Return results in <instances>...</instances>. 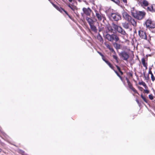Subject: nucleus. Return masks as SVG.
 Instances as JSON below:
<instances>
[{
    "mask_svg": "<svg viewBox=\"0 0 155 155\" xmlns=\"http://www.w3.org/2000/svg\"><path fill=\"white\" fill-rule=\"evenodd\" d=\"M145 14V13L143 11H137L131 12V14L132 16L134 18L138 20H141L143 18Z\"/></svg>",
    "mask_w": 155,
    "mask_h": 155,
    "instance_id": "1",
    "label": "nucleus"
},
{
    "mask_svg": "<svg viewBox=\"0 0 155 155\" xmlns=\"http://www.w3.org/2000/svg\"><path fill=\"white\" fill-rule=\"evenodd\" d=\"M105 38L111 42H113L114 41L115 42H117L119 40V37L114 34L111 35L107 34L105 36Z\"/></svg>",
    "mask_w": 155,
    "mask_h": 155,
    "instance_id": "2",
    "label": "nucleus"
},
{
    "mask_svg": "<svg viewBox=\"0 0 155 155\" xmlns=\"http://www.w3.org/2000/svg\"><path fill=\"white\" fill-rule=\"evenodd\" d=\"M95 12L96 16L98 21H104L105 19V17L104 15L102 14L100 12H98L97 10H95Z\"/></svg>",
    "mask_w": 155,
    "mask_h": 155,
    "instance_id": "3",
    "label": "nucleus"
},
{
    "mask_svg": "<svg viewBox=\"0 0 155 155\" xmlns=\"http://www.w3.org/2000/svg\"><path fill=\"white\" fill-rule=\"evenodd\" d=\"M145 24L147 28H154L155 27L154 23L150 19L147 20Z\"/></svg>",
    "mask_w": 155,
    "mask_h": 155,
    "instance_id": "4",
    "label": "nucleus"
},
{
    "mask_svg": "<svg viewBox=\"0 0 155 155\" xmlns=\"http://www.w3.org/2000/svg\"><path fill=\"white\" fill-rule=\"evenodd\" d=\"M119 55L125 61H127L129 58L128 54L125 51L121 52L119 53Z\"/></svg>",
    "mask_w": 155,
    "mask_h": 155,
    "instance_id": "5",
    "label": "nucleus"
},
{
    "mask_svg": "<svg viewBox=\"0 0 155 155\" xmlns=\"http://www.w3.org/2000/svg\"><path fill=\"white\" fill-rule=\"evenodd\" d=\"M82 11L87 16H90L92 12V10L89 7L87 8H83Z\"/></svg>",
    "mask_w": 155,
    "mask_h": 155,
    "instance_id": "6",
    "label": "nucleus"
},
{
    "mask_svg": "<svg viewBox=\"0 0 155 155\" xmlns=\"http://www.w3.org/2000/svg\"><path fill=\"white\" fill-rule=\"evenodd\" d=\"M140 5L143 8L147 9V7H149L148 2L146 0H143L139 2Z\"/></svg>",
    "mask_w": 155,
    "mask_h": 155,
    "instance_id": "7",
    "label": "nucleus"
},
{
    "mask_svg": "<svg viewBox=\"0 0 155 155\" xmlns=\"http://www.w3.org/2000/svg\"><path fill=\"white\" fill-rule=\"evenodd\" d=\"M111 18L115 21H117L121 19L120 15L119 14L112 13L110 15Z\"/></svg>",
    "mask_w": 155,
    "mask_h": 155,
    "instance_id": "8",
    "label": "nucleus"
},
{
    "mask_svg": "<svg viewBox=\"0 0 155 155\" xmlns=\"http://www.w3.org/2000/svg\"><path fill=\"white\" fill-rule=\"evenodd\" d=\"M117 31L123 35V36H122V37L123 38H124V37L125 36L127 37V34L126 32L120 26L119 27Z\"/></svg>",
    "mask_w": 155,
    "mask_h": 155,
    "instance_id": "9",
    "label": "nucleus"
},
{
    "mask_svg": "<svg viewBox=\"0 0 155 155\" xmlns=\"http://www.w3.org/2000/svg\"><path fill=\"white\" fill-rule=\"evenodd\" d=\"M123 18L128 21H129L131 19V17L126 12H124L122 13Z\"/></svg>",
    "mask_w": 155,
    "mask_h": 155,
    "instance_id": "10",
    "label": "nucleus"
},
{
    "mask_svg": "<svg viewBox=\"0 0 155 155\" xmlns=\"http://www.w3.org/2000/svg\"><path fill=\"white\" fill-rule=\"evenodd\" d=\"M52 4L53 5L54 7L57 9L59 11H60L61 12H62V11H64L68 16L71 18V17L67 13V12L65 11L62 8L58 7L56 5H55L53 3H52Z\"/></svg>",
    "mask_w": 155,
    "mask_h": 155,
    "instance_id": "11",
    "label": "nucleus"
},
{
    "mask_svg": "<svg viewBox=\"0 0 155 155\" xmlns=\"http://www.w3.org/2000/svg\"><path fill=\"white\" fill-rule=\"evenodd\" d=\"M139 34L141 38L144 39H147V35L145 32L142 31H139Z\"/></svg>",
    "mask_w": 155,
    "mask_h": 155,
    "instance_id": "12",
    "label": "nucleus"
},
{
    "mask_svg": "<svg viewBox=\"0 0 155 155\" xmlns=\"http://www.w3.org/2000/svg\"><path fill=\"white\" fill-rule=\"evenodd\" d=\"M147 11L152 12H155V5H153L149 7H148L147 8Z\"/></svg>",
    "mask_w": 155,
    "mask_h": 155,
    "instance_id": "13",
    "label": "nucleus"
},
{
    "mask_svg": "<svg viewBox=\"0 0 155 155\" xmlns=\"http://www.w3.org/2000/svg\"><path fill=\"white\" fill-rule=\"evenodd\" d=\"M86 19L89 25L94 24V21L91 18L88 17H86Z\"/></svg>",
    "mask_w": 155,
    "mask_h": 155,
    "instance_id": "14",
    "label": "nucleus"
},
{
    "mask_svg": "<svg viewBox=\"0 0 155 155\" xmlns=\"http://www.w3.org/2000/svg\"><path fill=\"white\" fill-rule=\"evenodd\" d=\"M91 30L95 33L97 32V29L96 27L94 25V24L89 25Z\"/></svg>",
    "mask_w": 155,
    "mask_h": 155,
    "instance_id": "15",
    "label": "nucleus"
},
{
    "mask_svg": "<svg viewBox=\"0 0 155 155\" xmlns=\"http://www.w3.org/2000/svg\"><path fill=\"white\" fill-rule=\"evenodd\" d=\"M129 21L130 22L133 26L134 27H136V26L137 22L135 19L132 18L131 17V19Z\"/></svg>",
    "mask_w": 155,
    "mask_h": 155,
    "instance_id": "16",
    "label": "nucleus"
},
{
    "mask_svg": "<svg viewBox=\"0 0 155 155\" xmlns=\"http://www.w3.org/2000/svg\"><path fill=\"white\" fill-rule=\"evenodd\" d=\"M113 45L114 47L117 50H118L120 48V45L118 44L116 42L113 43Z\"/></svg>",
    "mask_w": 155,
    "mask_h": 155,
    "instance_id": "17",
    "label": "nucleus"
},
{
    "mask_svg": "<svg viewBox=\"0 0 155 155\" xmlns=\"http://www.w3.org/2000/svg\"><path fill=\"white\" fill-rule=\"evenodd\" d=\"M122 25L123 27L126 29H128L129 28V25L127 23L125 22L122 23Z\"/></svg>",
    "mask_w": 155,
    "mask_h": 155,
    "instance_id": "18",
    "label": "nucleus"
},
{
    "mask_svg": "<svg viewBox=\"0 0 155 155\" xmlns=\"http://www.w3.org/2000/svg\"><path fill=\"white\" fill-rule=\"evenodd\" d=\"M104 44L111 51H114V53H115V52L114 51V49L112 48H111L110 46L107 43H105Z\"/></svg>",
    "mask_w": 155,
    "mask_h": 155,
    "instance_id": "19",
    "label": "nucleus"
},
{
    "mask_svg": "<svg viewBox=\"0 0 155 155\" xmlns=\"http://www.w3.org/2000/svg\"><path fill=\"white\" fill-rule=\"evenodd\" d=\"M112 26L113 29H114L115 30H117V31L118 30L119 27H120V26H118L115 25L114 24H112Z\"/></svg>",
    "mask_w": 155,
    "mask_h": 155,
    "instance_id": "20",
    "label": "nucleus"
},
{
    "mask_svg": "<svg viewBox=\"0 0 155 155\" xmlns=\"http://www.w3.org/2000/svg\"><path fill=\"white\" fill-rule=\"evenodd\" d=\"M139 85H143V87H144L145 88H146L147 87V85H146V84L143 81H141V82H139Z\"/></svg>",
    "mask_w": 155,
    "mask_h": 155,
    "instance_id": "21",
    "label": "nucleus"
},
{
    "mask_svg": "<svg viewBox=\"0 0 155 155\" xmlns=\"http://www.w3.org/2000/svg\"><path fill=\"white\" fill-rule=\"evenodd\" d=\"M142 62L144 67L147 68V64L146 63L145 60L144 59H142Z\"/></svg>",
    "mask_w": 155,
    "mask_h": 155,
    "instance_id": "22",
    "label": "nucleus"
},
{
    "mask_svg": "<svg viewBox=\"0 0 155 155\" xmlns=\"http://www.w3.org/2000/svg\"><path fill=\"white\" fill-rule=\"evenodd\" d=\"M107 28L109 31L113 32V29L112 27V26H111L110 25L108 26H107Z\"/></svg>",
    "mask_w": 155,
    "mask_h": 155,
    "instance_id": "23",
    "label": "nucleus"
},
{
    "mask_svg": "<svg viewBox=\"0 0 155 155\" xmlns=\"http://www.w3.org/2000/svg\"><path fill=\"white\" fill-rule=\"evenodd\" d=\"M97 38L101 42L103 41V39L99 34H98V35L97 37Z\"/></svg>",
    "mask_w": 155,
    "mask_h": 155,
    "instance_id": "24",
    "label": "nucleus"
},
{
    "mask_svg": "<svg viewBox=\"0 0 155 155\" xmlns=\"http://www.w3.org/2000/svg\"><path fill=\"white\" fill-rule=\"evenodd\" d=\"M149 73L151 75V79H152V81H154L155 80V78L153 75L151 71H150Z\"/></svg>",
    "mask_w": 155,
    "mask_h": 155,
    "instance_id": "25",
    "label": "nucleus"
},
{
    "mask_svg": "<svg viewBox=\"0 0 155 155\" xmlns=\"http://www.w3.org/2000/svg\"><path fill=\"white\" fill-rule=\"evenodd\" d=\"M68 6L72 10L74 11L76 7L72 5H69Z\"/></svg>",
    "mask_w": 155,
    "mask_h": 155,
    "instance_id": "26",
    "label": "nucleus"
},
{
    "mask_svg": "<svg viewBox=\"0 0 155 155\" xmlns=\"http://www.w3.org/2000/svg\"><path fill=\"white\" fill-rule=\"evenodd\" d=\"M112 1L118 5H119L120 3L119 0H112Z\"/></svg>",
    "mask_w": 155,
    "mask_h": 155,
    "instance_id": "27",
    "label": "nucleus"
},
{
    "mask_svg": "<svg viewBox=\"0 0 155 155\" xmlns=\"http://www.w3.org/2000/svg\"><path fill=\"white\" fill-rule=\"evenodd\" d=\"M116 66L118 70L122 74H123V72L120 71V67L119 66H118L117 65H116Z\"/></svg>",
    "mask_w": 155,
    "mask_h": 155,
    "instance_id": "28",
    "label": "nucleus"
},
{
    "mask_svg": "<svg viewBox=\"0 0 155 155\" xmlns=\"http://www.w3.org/2000/svg\"><path fill=\"white\" fill-rule=\"evenodd\" d=\"M135 93H138L137 91L133 87L131 89Z\"/></svg>",
    "mask_w": 155,
    "mask_h": 155,
    "instance_id": "29",
    "label": "nucleus"
},
{
    "mask_svg": "<svg viewBox=\"0 0 155 155\" xmlns=\"http://www.w3.org/2000/svg\"><path fill=\"white\" fill-rule=\"evenodd\" d=\"M141 98H142V99L143 100V101H144L146 102V98L144 97H143L142 94L141 95Z\"/></svg>",
    "mask_w": 155,
    "mask_h": 155,
    "instance_id": "30",
    "label": "nucleus"
},
{
    "mask_svg": "<svg viewBox=\"0 0 155 155\" xmlns=\"http://www.w3.org/2000/svg\"><path fill=\"white\" fill-rule=\"evenodd\" d=\"M149 98L151 100H153V97L152 95H149Z\"/></svg>",
    "mask_w": 155,
    "mask_h": 155,
    "instance_id": "31",
    "label": "nucleus"
},
{
    "mask_svg": "<svg viewBox=\"0 0 155 155\" xmlns=\"http://www.w3.org/2000/svg\"><path fill=\"white\" fill-rule=\"evenodd\" d=\"M128 85V86H129V88L130 89H131L133 87L131 83L130 84L129 83Z\"/></svg>",
    "mask_w": 155,
    "mask_h": 155,
    "instance_id": "32",
    "label": "nucleus"
},
{
    "mask_svg": "<svg viewBox=\"0 0 155 155\" xmlns=\"http://www.w3.org/2000/svg\"><path fill=\"white\" fill-rule=\"evenodd\" d=\"M108 65L111 69L114 70V69L113 68V66L110 63V64Z\"/></svg>",
    "mask_w": 155,
    "mask_h": 155,
    "instance_id": "33",
    "label": "nucleus"
},
{
    "mask_svg": "<svg viewBox=\"0 0 155 155\" xmlns=\"http://www.w3.org/2000/svg\"><path fill=\"white\" fill-rule=\"evenodd\" d=\"M113 58L115 60L116 59H117L118 58L117 56L115 55H113Z\"/></svg>",
    "mask_w": 155,
    "mask_h": 155,
    "instance_id": "34",
    "label": "nucleus"
},
{
    "mask_svg": "<svg viewBox=\"0 0 155 155\" xmlns=\"http://www.w3.org/2000/svg\"><path fill=\"white\" fill-rule=\"evenodd\" d=\"M114 71H115V73L117 74V75L119 76V77H120V78H121V77L120 76V75H119V74H118V73H117V72L114 70Z\"/></svg>",
    "mask_w": 155,
    "mask_h": 155,
    "instance_id": "35",
    "label": "nucleus"
},
{
    "mask_svg": "<svg viewBox=\"0 0 155 155\" xmlns=\"http://www.w3.org/2000/svg\"><path fill=\"white\" fill-rule=\"evenodd\" d=\"M20 153H21L23 155H24V152L22 150H21L20 151Z\"/></svg>",
    "mask_w": 155,
    "mask_h": 155,
    "instance_id": "36",
    "label": "nucleus"
},
{
    "mask_svg": "<svg viewBox=\"0 0 155 155\" xmlns=\"http://www.w3.org/2000/svg\"><path fill=\"white\" fill-rule=\"evenodd\" d=\"M138 88L141 91H142L143 89V88L142 87H138Z\"/></svg>",
    "mask_w": 155,
    "mask_h": 155,
    "instance_id": "37",
    "label": "nucleus"
},
{
    "mask_svg": "<svg viewBox=\"0 0 155 155\" xmlns=\"http://www.w3.org/2000/svg\"><path fill=\"white\" fill-rule=\"evenodd\" d=\"M144 91L146 93H147V94H148L149 93V91L148 90H144Z\"/></svg>",
    "mask_w": 155,
    "mask_h": 155,
    "instance_id": "38",
    "label": "nucleus"
},
{
    "mask_svg": "<svg viewBox=\"0 0 155 155\" xmlns=\"http://www.w3.org/2000/svg\"><path fill=\"white\" fill-rule=\"evenodd\" d=\"M98 53H99V54L101 55V56L102 57H103V55L101 53V52H100L98 51Z\"/></svg>",
    "mask_w": 155,
    "mask_h": 155,
    "instance_id": "39",
    "label": "nucleus"
},
{
    "mask_svg": "<svg viewBox=\"0 0 155 155\" xmlns=\"http://www.w3.org/2000/svg\"><path fill=\"white\" fill-rule=\"evenodd\" d=\"M126 80H127V84H128L129 83H130V82L129 81V80L127 79V78H126Z\"/></svg>",
    "mask_w": 155,
    "mask_h": 155,
    "instance_id": "40",
    "label": "nucleus"
},
{
    "mask_svg": "<svg viewBox=\"0 0 155 155\" xmlns=\"http://www.w3.org/2000/svg\"><path fill=\"white\" fill-rule=\"evenodd\" d=\"M74 0H68L70 2H71L73 1Z\"/></svg>",
    "mask_w": 155,
    "mask_h": 155,
    "instance_id": "41",
    "label": "nucleus"
},
{
    "mask_svg": "<svg viewBox=\"0 0 155 155\" xmlns=\"http://www.w3.org/2000/svg\"><path fill=\"white\" fill-rule=\"evenodd\" d=\"M115 60L116 61V62L117 63H118V58L117 59H116Z\"/></svg>",
    "mask_w": 155,
    "mask_h": 155,
    "instance_id": "42",
    "label": "nucleus"
},
{
    "mask_svg": "<svg viewBox=\"0 0 155 155\" xmlns=\"http://www.w3.org/2000/svg\"><path fill=\"white\" fill-rule=\"evenodd\" d=\"M105 62L107 64L109 62L107 61H106Z\"/></svg>",
    "mask_w": 155,
    "mask_h": 155,
    "instance_id": "43",
    "label": "nucleus"
},
{
    "mask_svg": "<svg viewBox=\"0 0 155 155\" xmlns=\"http://www.w3.org/2000/svg\"><path fill=\"white\" fill-rule=\"evenodd\" d=\"M78 0L79 2H81L82 0Z\"/></svg>",
    "mask_w": 155,
    "mask_h": 155,
    "instance_id": "44",
    "label": "nucleus"
},
{
    "mask_svg": "<svg viewBox=\"0 0 155 155\" xmlns=\"http://www.w3.org/2000/svg\"><path fill=\"white\" fill-rule=\"evenodd\" d=\"M101 30H101V29H99V31H101Z\"/></svg>",
    "mask_w": 155,
    "mask_h": 155,
    "instance_id": "45",
    "label": "nucleus"
},
{
    "mask_svg": "<svg viewBox=\"0 0 155 155\" xmlns=\"http://www.w3.org/2000/svg\"><path fill=\"white\" fill-rule=\"evenodd\" d=\"M102 59L103 60H104V57H102Z\"/></svg>",
    "mask_w": 155,
    "mask_h": 155,
    "instance_id": "46",
    "label": "nucleus"
},
{
    "mask_svg": "<svg viewBox=\"0 0 155 155\" xmlns=\"http://www.w3.org/2000/svg\"><path fill=\"white\" fill-rule=\"evenodd\" d=\"M81 14L82 16H83V15H84V14L83 13H81Z\"/></svg>",
    "mask_w": 155,
    "mask_h": 155,
    "instance_id": "47",
    "label": "nucleus"
},
{
    "mask_svg": "<svg viewBox=\"0 0 155 155\" xmlns=\"http://www.w3.org/2000/svg\"><path fill=\"white\" fill-rule=\"evenodd\" d=\"M103 61H104L105 62V61H106L107 60H106L105 59H104V60H103Z\"/></svg>",
    "mask_w": 155,
    "mask_h": 155,
    "instance_id": "48",
    "label": "nucleus"
},
{
    "mask_svg": "<svg viewBox=\"0 0 155 155\" xmlns=\"http://www.w3.org/2000/svg\"><path fill=\"white\" fill-rule=\"evenodd\" d=\"M136 101H137V103H139V101H138V100H137Z\"/></svg>",
    "mask_w": 155,
    "mask_h": 155,
    "instance_id": "49",
    "label": "nucleus"
},
{
    "mask_svg": "<svg viewBox=\"0 0 155 155\" xmlns=\"http://www.w3.org/2000/svg\"><path fill=\"white\" fill-rule=\"evenodd\" d=\"M110 63L109 62V63L107 64L108 65L109 64H110Z\"/></svg>",
    "mask_w": 155,
    "mask_h": 155,
    "instance_id": "50",
    "label": "nucleus"
}]
</instances>
